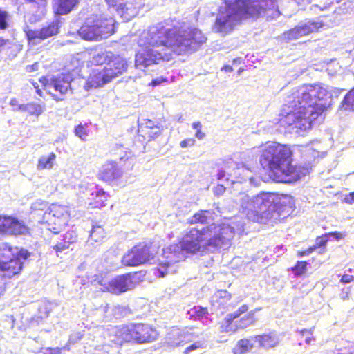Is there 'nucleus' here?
Instances as JSON below:
<instances>
[{"label": "nucleus", "mask_w": 354, "mask_h": 354, "mask_svg": "<svg viewBox=\"0 0 354 354\" xmlns=\"http://www.w3.org/2000/svg\"><path fill=\"white\" fill-rule=\"evenodd\" d=\"M207 40L196 28H165L157 24L144 31L138 39L142 48L135 55L137 68H146L171 59V51L183 55L197 50Z\"/></svg>", "instance_id": "nucleus-1"}, {"label": "nucleus", "mask_w": 354, "mask_h": 354, "mask_svg": "<svg viewBox=\"0 0 354 354\" xmlns=\"http://www.w3.org/2000/svg\"><path fill=\"white\" fill-rule=\"evenodd\" d=\"M234 234L235 227L227 223H213L201 230L191 228L179 243L162 250L155 274L160 277H165L170 272L172 265L184 260L187 254L200 251L214 252L227 248Z\"/></svg>", "instance_id": "nucleus-2"}, {"label": "nucleus", "mask_w": 354, "mask_h": 354, "mask_svg": "<svg viewBox=\"0 0 354 354\" xmlns=\"http://www.w3.org/2000/svg\"><path fill=\"white\" fill-rule=\"evenodd\" d=\"M331 102L330 93L320 84L293 88L286 97L280 114V125L290 133L299 135L311 128Z\"/></svg>", "instance_id": "nucleus-3"}, {"label": "nucleus", "mask_w": 354, "mask_h": 354, "mask_svg": "<svg viewBox=\"0 0 354 354\" xmlns=\"http://www.w3.org/2000/svg\"><path fill=\"white\" fill-rule=\"evenodd\" d=\"M261 15L271 19L280 15L275 0H227L219 9L212 30L224 36L233 30L241 18Z\"/></svg>", "instance_id": "nucleus-4"}, {"label": "nucleus", "mask_w": 354, "mask_h": 354, "mask_svg": "<svg viewBox=\"0 0 354 354\" xmlns=\"http://www.w3.org/2000/svg\"><path fill=\"white\" fill-rule=\"evenodd\" d=\"M292 152L289 147L272 142L265 147L260 156V163L270 172V178L277 182L292 183L299 180L308 173L304 167L291 163Z\"/></svg>", "instance_id": "nucleus-5"}, {"label": "nucleus", "mask_w": 354, "mask_h": 354, "mask_svg": "<svg viewBox=\"0 0 354 354\" xmlns=\"http://www.w3.org/2000/svg\"><path fill=\"white\" fill-rule=\"evenodd\" d=\"M239 203L243 212L252 221L277 219L280 216L279 204H282L278 196L269 192H261L250 196L241 194Z\"/></svg>", "instance_id": "nucleus-6"}, {"label": "nucleus", "mask_w": 354, "mask_h": 354, "mask_svg": "<svg viewBox=\"0 0 354 354\" xmlns=\"http://www.w3.org/2000/svg\"><path fill=\"white\" fill-rule=\"evenodd\" d=\"M115 335L119 344L122 342H135L145 344L155 341L158 333L148 324L130 323L115 327Z\"/></svg>", "instance_id": "nucleus-7"}, {"label": "nucleus", "mask_w": 354, "mask_h": 354, "mask_svg": "<svg viewBox=\"0 0 354 354\" xmlns=\"http://www.w3.org/2000/svg\"><path fill=\"white\" fill-rule=\"evenodd\" d=\"M115 20L111 18L91 17L78 30L82 39L87 41H100L107 38L115 32Z\"/></svg>", "instance_id": "nucleus-8"}, {"label": "nucleus", "mask_w": 354, "mask_h": 354, "mask_svg": "<svg viewBox=\"0 0 354 354\" xmlns=\"http://www.w3.org/2000/svg\"><path fill=\"white\" fill-rule=\"evenodd\" d=\"M156 247L151 243H140L123 256L122 262L127 266H136L146 263H153Z\"/></svg>", "instance_id": "nucleus-9"}, {"label": "nucleus", "mask_w": 354, "mask_h": 354, "mask_svg": "<svg viewBox=\"0 0 354 354\" xmlns=\"http://www.w3.org/2000/svg\"><path fill=\"white\" fill-rule=\"evenodd\" d=\"M251 171L245 168L243 163L229 161L218 169L217 178L231 185L241 183L242 180L251 179Z\"/></svg>", "instance_id": "nucleus-10"}, {"label": "nucleus", "mask_w": 354, "mask_h": 354, "mask_svg": "<svg viewBox=\"0 0 354 354\" xmlns=\"http://www.w3.org/2000/svg\"><path fill=\"white\" fill-rule=\"evenodd\" d=\"M72 80L73 77L70 74H59L50 78L46 86L54 100L58 102L64 99L67 92L71 90Z\"/></svg>", "instance_id": "nucleus-11"}, {"label": "nucleus", "mask_w": 354, "mask_h": 354, "mask_svg": "<svg viewBox=\"0 0 354 354\" xmlns=\"http://www.w3.org/2000/svg\"><path fill=\"white\" fill-rule=\"evenodd\" d=\"M322 26L323 23L319 19H306L299 22L295 28L283 32L281 39L286 41H292L317 31Z\"/></svg>", "instance_id": "nucleus-12"}, {"label": "nucleus", "mask_w": 354, "mask_h": 354, "mask_svg": "<svg viewBox=\"0 0 354 354\" xmlns=\"http://www.w3.org/2000/svg\"><path fill=\"white\" fill-rule=\"evenodd\" d=\"M97 283L102 287L103 290L116 295L132 290L135 287L131 274L117 276L109 282L99 279Z\"/></svg>", "instance_id": "nucleus-13"}, {"label": "nucleus", "mask_w": 354, "mask_h": 354, "mask_svg": "<svg viewBox=\"0 0 354 354\" xmlns=\"http://www.w3.org/2000/svg\"><path fill=\"white\" fill-rule=\"evenodd\" d=\"M48 209L49 210L48 212L46 211L43 214V218L46 222H51L57 225V228L53 227V230H55L54 233H57L59 227L65 225L68 221L69 217L68 207L61 205L52 204Z\"/></svg>", "instance_id": "nucleus-14"}, {"label": "nucleus", "mask_w": 354, "mask_h": 354, "mask_svg": "<svg viewBox=\"0 0 354 354\" xmlns=\"http://www.w3.org/2000/svg\"><path fill=\"white\" fill-rule=\"evenodd\" d=\"M28 232V228L23 221L10 216H0V234L21 235Z\"/></svg>", "instance_id": "nucleus-15"}, {"label": "nucleus", "mask_w": 354, "mask_h": 354, "mask_svg": "<svg viewBox=\"0 0 354 354\" xmlns=\"http://www.w3.org/2000/svg\"><path fill=\"white\" fill-rule=\"evenodd\" d=\"M59 24V21L55 20L46 26H44L39 30H28L26 31V35L29 41H35L37 39L40 40L47 39L58 33Z\"/></svg>", "instance_id": "nucleus-16"}, {"label": "nucleus", "mask_w": 354, "mask_h": 354, "mask_svg": "<svg viewBox=\"0 0 354 354\" xmlns=\"http://www.w3.org/2000/svg\"><path fill=\"white\" fill-rule=\"evenodd\" d=\"M111 80L112 77L105 66H103V68L100 67L93 68L92 73L90 74L85 87L86 89L100 87Z\"/></svg>", "instance_id": "nucleus-17"}, {"label": "nucleus", "mask_w": 354, "mask_h": 354, "mask_svg": "<svg viewBox=\"0 0 354 354\" xmlns=\"http://www.w3.org/2000/svg\"><path fill=\"white\" fill-rule=\"evenodd\" d=\"M140 3L136 0H120L116 12L124 21H129L137 15Z\"/></svg>", "instance_id": "nucleus-18"}, {"label": "nucleus", "mask_w": 354, "mask_h": 354, "mask_svg": "<svg viewBox=\"0 0 354 354\" xmlns=\"http://www.w3.org/2000/svg\"><path fill=\"white\" fill-rule=\"evenodd\" d=\"M105 68L109 71L112 79H113L127 71L128 62L124 57L113 53Z\"/></svg>", "instance_id": "nucleus-19"}, {"label": "nucleus", "mask_w": 354, "mask_h": 354, "mask_svg": "<svg viewBox=\"0 0 354 354\" xmlns=\"http://www.w3.org/2000/svg\"><path fill=\"white\" fill-rule=\"evenodd\" d=\"M122 174L115 161H108L102 165L100 175L103 180L111 182L120 178Z\"/></svg>", "instance_id": "nucleus-20"}, {"label": "nucleus", "mask_w": 354, "mask_h": 354, "mask_svg": "<svg viewBox=\"0 0 354 354\" xmlns=\"http://www.w3.org/2000/svg\"><path fill=\"white\" fill-rule=\"evenodd\" d=\"M255 339L259 347L265 349L273 348L278 346L281 341V335L275 330L270 331L262 335H255Z\"/></svg>", "instance_id": "nucleus-21"}, {"label": "nucleus", "mask_w": 354, "mask_h": 354, "mask_svg": "<svg viewBox=\"0 0 354 354\" xmlns=\"http://www.w3.org/2000/svg\"><path fill=\"white\" fill-rule=\"evenodd\" d=\"M23 263L15 257L0 262V270L3 272V275L11 277L18 274L22 269Z\"/></svg>", "instance_id": "nucleus-22"}, {"label": "nucleus", "mask_w": 354, "mask_h": 354, "mask_svg": "<svg viewBox=\"0 0 354 354\" xmlns=\"http://www.w3.org/2000/svg\"><path fill=\"white\" fill-rule=\"evenodd\" d=\"M209 314L207 308L195 306L187 311V317L189 319L201 320L205 325H209L212 321L209 317Z\"/></svg>", "instance_id": "nucleus-23"}, {"label": "nucleus", "mask_w": 354, "mask_h": 354, "mask_svg": "<svg viewBox=\"0 0 354 354\" xmlns=\"http://www.w3.org/2000/svg\"><path fill=\"white\" fill-rule=\"evenodd\" d=\"M215 213L212 210H200L195 213L189 220L190 224L212 225L214 221Z\"/></svg>", "instance_id": "nucleus-24"}, {"label": "nucleus", "mask_w": 354, "mask_h": 354, "mask_svg": "<svg viewBox=\"0 0 354 354\" xmlns=\"http://www.w3.org/2000/svg\"><path fill=\"white\" fill-rule=\"evenodd\" d=\"M112 55V52L106 51L103 49L93 50L90 53V62L97 68H103L104 64L107 65V62H109Z\"/></svg>", "instance_id": "nucleus-25"}, {"label": "nucleus", "mask_w": 354, "mask_h": 354, "mask_svg": "<svg viewBox=\"0 0 354 354\" xmlns=\"http://www.w3.org/2000/svg\"><path fill=\"white\" fill-rule=\"evenodd\" d=\"M79 0H54L55 13L64 15L69 13L78 3Z\"/></svg>", "instance_id": "nucleus-26"}, {"label": "nucleus", "mask_w": 354, "mask_h": 354, "mask_svg": "<svg viewBox=\"0 0 354 354\" xmlns=\"http://www.w3.org/2000/svg\"><path fill=\"white\" fill-rule=\"evenodd\" d=\"M30 3V8L35 20H39L46 13L47 0H25Z\"/></svg>", "instance_id": "nucleus-27"}, {"label": "nucleus", "mask_w": 354, "mask_h": 354, "mask_svg": "<svg viewBox=\"0 0 354 354\" xmlns=\"http://www.w3.org/2000/svg\"><path fill=\"white\" fill-rule=\"evenodd\" d=\"M167 341L172 347L179 346L186 342V333L178 328L173 329L168 333Z\"/></svg>", "instance_id": "nucleus-28"}, {"label": "nucleus", "mask_w": 354, "mask_h": 354, "mask_svg": "<svg viewBox=\"0 0 354 354\" xmlns=\"http://www.w3.org/2000/svg\"><path fill=\"white\" fill-rule=\"evenodd\" d=\"M254 342H257L254 336H251L249 338L241 339L238 341L235 347L233 349L234 354H243L249 352L254 348Z\"/></svg>", "instance_id": "nucleus-29"}, {"label": "nucleus", "mask_w": 354, "mask_h": 354, "mask_svg": "<svg viewBox=\"0 0 354 354\" xmlns=\"http://www.w3.org/2000/svg\"><path fill=\"white\" fill-rule=\"evenodd\" d=\"M19 109L22 112H27L31 115H40L46 109L45 104H39L36 102H30L22 104L19 106Z\"/></svg>", "instance_id": "nucleus-30"}, {"label": "nucleus", "mask_w": 354, "mask_h": 354, "mask_svg": "<svg viewBox=\"0 0 354 354\" xmlns=\"http://www.w3.org/2000/svg\"><path fill=\"white\" fill-rule=\"evenodd\" d=\"M15 248L12 247L8 243H0V262L15 257Z\"/></svg>", "instance_id": "nucleus-31"}, {"label": "nucleus", "mask_w": 354, "mask_h": 354, "mask_svg": "<svg viewBox=\"0 0 354 354\" xmlns=\"http://www.w3.org/2000/svg\"><path fill=\"white\" fill-rule=\"evenodd\" d=\"M56 156L51 153L47 156H41L39 159L37 167L39 169H51L55 163Z\"/></svg>", "instance_id": "nucleus-32"}, {"label": "nucleus", "mask_w": 354, "mask_h": 354, "mask_svg": "<svg viewBox=\"0 0 354 354\" xmlns=\"http://www.w3.org/2000/svg\"><path fill=\"white\" fill-rule=\"evenodd\" d=\"M230 297L231 295L227 290H218L213 297V306H216V304L223 306L226 301L230 300Z\"/></svg>", "instance_id": "nucleus-33"}, {"label": "nucleus", "mask_w": 354, "mask_h": 354, "mask_svg": "<svg viewBox=\"0 0 354 354\" xmlns=\"http://www.w3.org/2000/svg\"><path fill=\"white\" fill-rule=\"evenodd\" d=\"M342 107L345 110L354 111V88L350 90L344 97Z\"/></svg>", "instance_id": "nucleus-34"}, {"label": "nucleus", "mask_w": 354, "mask_h": 354, "mask_svg": "<svg viewBox=\"0 0 354 354\" xmlns=\"http://www.w3.org/2000/svg\"><path fill=\"white\" fill-rule=\"evenodd\" d=\"M104 230L101 226H93L88 241L99 242L104 237Z\"/></svg>", "instance_id": "nucleus-35"}, {"label": "nucleus", "mask_w": 354, "mask_h": 354, "mask_svg": "<svg viewBox=\"0 0 354 354\" xmlns=\"http://www.w3.org/2000/svg\"><path fill=\"white\" fill-rule=\"evenodd\" d=\"M48 208H49V207L48 206V203L46 201L42 200H37L33 203H32L30 209L31 213L36 214L38 212H43L44 214L46 211H47V212H49Z\"/></svg>", "instance_id": "nucleus-36"}, {"label": "nucleus", "mask_w": 354, "mask_h": 354, "mask_svg": "<svg viewBox=\"0 0 354 354\" xmlns=\"http://www.w3.org/2000/svg\"><path fill=\"white\" fill-rule=\"evenodd\" d=\"M248 310V307L247 305H242L234 313L227 315L225 319V322L228 324L227 326H230L235 319L238 318L242 313L246 312Z\"/></svg>", "instance_id": "nucleus-37"}, {"label": "nucleus", "mask_w": 354, "mask_h": 354, "mask_svg": "<svg viewBox=\"0 0 354 354\" xmlns=\"http://www.w3.org/2000/svg\"><path fill=\"white\" fill-rule=\"evenodd\" d=\"M248 310V307L247 305H242L234 313L227 315L225 319V322L228 324L227 326H230L235 319L238 318L242 313L246 312Z\"/></svg>", "instance_id": "nucleus-38"}, {"label": "nucleus", "mask_w": 354, "mask_h": 354, "mask_svg": "<svg viewBox=\"0 0 354 354\" xmlns=\"http://www.w3.org/2000/svg\"><path fill=\"white\" fill-rule=\"evenodd\" d=\"M10 15L8 12L0 9V30H6L9 27Z\"/></svg>", "instance_id": "nucleus-39"}, {"label": "nucleus", "mask_w": 354, "mask_h": 354, "mask_svg": "<svg viewBox=\"0 0 354 354\" xmlns=\"http://www.w3.org/2000/svg\"><path fill=\"white\" fill-rule=\"evenodd\" d=\"M62 241L66 242L68 245L75 243L77 240V235L74 231H68L62 236Z\"/></svg>", "instance_id": "nucleus-40"}, {"label": "nucleus", "mask_w": 354, "mask_h": 354, "mask_svg": "<svg viewBox=\"0 0 354 354\" xmlns=\"http://www.w3.org/2000/svg\"><path fill=\"white\" fill-rule=\"evenodd\" d=\"M30 256V253L27 250L15 247V259H19V261H21V260H26Z\"/></svg>", "instance_id": "nucleus-41"}, {"label": "nucleus", "mask_w": 354, "mask_h": 354, "mask_svg": "<svg viewBox=\"0 0 354 354\" xmlns=\"http://www.w3.org/2000/svg\"><path fill=\"white\" fill-rule=\"evenodd\" d=\"M139 126H145L147 128L149 129H157L158 131H155L153 133L156 136H158L160 133V127H158L157 124H155V122L151 120H143L141 122H139Z\"/></svg>", "instance_id": "nucleus-42"}, {"label": "nucleus", "mask_w": 354, "mask_h": 354, "mask_svg": "<svg viewBox=\"0 0 354 354\" xmlns=\"http://www.w3.org/2000/svg\"><path fill=\"white\" fill-rule=\"evenodd\" d=\"M307 265L308 263L306 261H297L292 270L297 275L303 274L306 271Z\"/></svg>", "instance_id": "nucleus-43"}, {"label": "nucleus", "mask_w": 354, "mask_h": 354, "mask_svg": "<svg viewBox=\"0 0 354 354\" xmlns=\"http://www.w3.org/2000/svg\"><path fill=\"white\" fill-rule=\"evenodd\" d=\"M12 47L17 48V46L9 39H3L0 38V53L3 51H8V49Z\"/></svg>", "instance_id": "nucleus-44"}, {"label": "nucleus", "mask_w": 354, "mask_h": 354, "mask_svg": "<svg viewBox=\"0 0 354 354\" xmlns=\"http://www.w3.org/2000/svg\"><path fill=\"white\" fill-rule=\"evenodd\" d=\"M204 347V344L198 341L187 346L184 351L183 354H191L194 351L203 349Z\"/></svg>", "instance_id": "nucleus-45"}, {"label": "nucleus", "mask_w": 354, "mask_h": 354, "mask_svg": "<svg viewBox=\"0 0 354 354\" xmlns=\"http://www.w3.org/2000/svg\"><path fill=\"white\" fill-rule=\"evenodd\" d=\"M252 317L249 315H245L239 320V324L236 325V327L239 328H244L250 325L252 323Z\"/></svg>", "instance_id": "nucleus-46"}, {"label": "nucleus", "mask_w": 354, "mask_h": 354, "mask_svg": "<svg viewBox=\"0 0 354 354\" xmlns=\"http://www.w3.org/2000/svg\"><path fill=\"white\" fill-rule=\"evenodd\" d=\"M75 133L82 140H84L87 136V132L85 127L82 125H78L75 129Z\"/></svg>", "instance_id": "nucleus-47"}, {"label": "nucleus", "mask_w": 354, "mask_h": 354, "mask_svg": "<svg viewBox=\"0 0 354 354\" xmlns=\"http://www.w3.org/2000/svg\"><path fill=\"white\" fill-rule=\"evenodd\" d=\"M69 248V245L64 241H62V239L60 242H58L55 245H53V249L56 252H63L68 249Z\"/></svg>", "instance_id": "nucleus-48"}, {"label": "nucleus", "mask_w": 354, "mask_h": 354, "mask_svg": "<svg viewBox=\"0 0 354 354\" xmlns=\"http://www.w3.org/2000/svg\"><path fill=\"white\" fill-rule=\"evenodd\" d=\"M316 248H317L316 245H313L311 247H309L306 250L298 251L297 252V256L299 257H304V256H308V255L310 254L316 249Z\"/></svg>", "instance_id": "nucleus-49"}, {"label": "nucleus", "mask_w": 354, "mask_h": 354, "mask_svg": "<svg viewBox=\"0 0 354 354\" xmlns=\"http://www.w3.org/2000/svg\"><path fill=\"white\" fill-rule=\"evenodd\" d=\"M195 144V140L194 138H187L182 140L180 143V146L182 148L187 147H192Z\"/></svg>", "instance_id": "nucleus-50"}, {"label": "nucleus", "mask_w": 354, "mask_h": 354, "mask_svg": "<svg viewBox=\"0 0 354 354\" xmlns=\"http://www.w3.org/2000/svg\"><path fill=\"white\" fill-rule=\"evenodd\" d=\"M112 311L113 318L120 319L122 317V308L121 306H113Z\"/></svg>", "instance_id": "nucleus-51"}, {"label": "nucleus", "mask_w": 354, "mask_h": 354, "mask_svg": "<svg viewBox=\"0 0 354 354\" xmlns=\"http://www.w3.org/2000/svg\"><path fill=\"white\" fill-rule=\"evenodd\" d=\"M39 68V64L38 62H35L32 65H28L26 66V71L28 73H32L36 71H38Z\"/></svg>", "instance_id": "nucleus-52"}, {"label": "nucleus", "mask_w": 354, "mask_h": 354, "mask_svg": "<svg viewBox=\"0 0 354 354\" xmlns=\"http://www.w3.org/2000/svg\"><path fill=\"white\" fill-rule=\"evenodd\" d=\"M353 280V277L352 275L345 274L342 277L340 282L342 283H349Z\"/></svg>", "instance_id": "nucleus-53"}, {"label": "nucleus", "mask_w": 354, "mask_h": 354, "mask_svg": "<svg viewBox=\"0 0 354 354\" xmlns=\"http://www.w3.org/2000/svg\"><path fill=\"white\" fill-rule=\"evenodd\" d=\"M225 190V187L223 185H218L214 189V194L217 196L222 195Z\"/></svg>", "instance_id": "nucleus-54"}, {"label": "nucleus", "mask_w": 354, "mask_h": 354, "mask_svg": "<svg viewBox=\"0 0 354 354\" xmlns=\"http://www.w3.org/2000/svg\"><path fill=\"white\" fill-rule=\"evenodd\" d=\"M166 81V79L163 78L162 77H158L155 79H153L151 81V85L153 86L160 85L162 82Z\"/></svg>", "instance_id": "nucleus-55"}, {"label": "nucleus", "mask_w": 354, "mask_h": 354, "mask_svg": "<svg viewBox=\"0 0 354 354\" xmlns=\"http://www.w3.org/2000/svg\"><path fill=\"white\" fill-rule=\"evenodd\" d=\"M10 104L11 106L13 107L14 111H19V106H21V104H19L18 101L15 98H12L10 100Z\"/></svg>", "instance_id": "nucleus-56"}, {"label": "nucleus", "mask_w": 354, "mask_h": 354, "mask_svg": "<svg viewBox=\"0 0 354 354\" xmlns=\"http://www.w3.org/2000/svg\"><path fill=\"white\" fill-rule=\"evenodd\" d=\"M96 196L97 198H100V200L103 202L104 199L106 198V194L103 190H99L96 193Z\"/></svg>", "instance_id": "nucleus-57"}, {"label": "nucleus", "mask_w": 354, "mask_h": 354, "mask_svg": "<svg viewBox=\"0 0 354 354\" xmlns=\"http://www.w3.org/2000/svg\"><path fill=\"white\" fill-rule=\"evenodd\" d=\"M48 351V353L46 354H60L61 353V348L57 347V348H48L46 349Z\"/></svg>", "instance_id": "nucleus-58"}, {"label": "nucleus", "mask_w": 354, "mask_h": 354, "mask_svg": "<svg viewBox=\"0 0 354 354\" xmlns=\"http://www.w3.org/2000/svg\"><path fill=\"white\" fill-rule=\"evenodd\" d=\"M345 201L347 203L352 204L354 203V192H351L345 198Z\"/></svg>", "instance_id": "nucleus-59"}, {"label": "nucleus", "mask_w": 354, "mask_h": 354, "mask_svg": "<svg viewBox=\"0 0 354 354\" xmlns=\"http://www.w3.org/2000/svg\"><path fill=\"white\" fill-rule=\"evenodd\" d=\"M336 240H340L344 238L345 234L338 232H334L330 234Z\"/></svg>", "instance_id": "nucleus-60"}, {"label": "nucleus", "mask_w": 354, "mask_h": 354, "mask_svg": "<svg viewBox=\"0 0 354 354\" xmlns=\"http://www.w3.org/2000/svg\"><path fill=\"white\" fill-rule=\"evenodd\" d=\"M82 339V335H80V333L74 334L71 336L70 337V342L72 343L76 342L77 340H80Z\"/></svg>", "instance_id": "nucleus-61"}, {"label": "nucleus", "mask_w": 354, "mask_h": 354, "mask_svg": "<svg viewBox=\"0 0 354 354\" xmlns=\"http://www.w3.org/2000/svg\"><path fill=\"white\" fill-rule=\"evenodd\" d=\"M105 1L106 2L107 5L109 7H115V8H117V6L118 5L119 3L118 0H105Z\"/></svg>", "instance_id": "nucleus-62"}, {"label": "nucleus", "mask_w": 354, "mask_h": 354, "mask_svg": "<svg viewBox=\"0 0 354 354\" xmlns=\"http://www.w3.org/2000/svg\"><path fill=\"white\" fill-rule=\"evenodd\" d=\"M349 295V290L348 288H347L346 290L344 289L342 290V292L341 294V298L343 300H346L348 299Z\"/></svg>", "instance_id": "nucleus-63"}, {"label": "nucleus", "mask_w": 354, "mask_h": 354, "mask_svg": "<svg viewBox=\"0 0 354 354\" xmlns=\"http://www.w3.org/2000/svg\"><path fill=\"white\" fill-rule=\"evenodd\" d=\"M195 136L199 139V140H202L205 138V133L202 132L201 131V130H198L196 131V133H195Z\"/></svg>", "instance_id": "nucleus-64"}]
</instances>
